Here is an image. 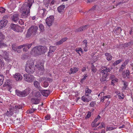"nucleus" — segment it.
I'll return each mask as SVG.
<instances>
[{
	"mask_svg": "<svg viewBox=\"0 0 133 133\" xmlns=\"http://www.w3.org/2000/svg\"><path fill=\"white\" fill-rule=\"evenodd\" d=\"M41 78L42 81L43 80H46L47 81H48L50 82H51L52 81V79L51 78Z\"/></svg>",
	"mask_w": 133,
	"mask_h": 133,
	"instance_id": "39",
	"label": "nucleus"
},
{
	"mask_svg": "<svg viewBox=\"0 0 133 133\" xmlns=\"http://www.w3.org/2000/svg\"><path fill=\"white\" fill-rule=\"evenodd\" d=\"M8 21L6 20H3L0 21V28L5 27Z\"/></svg>",
	"mask_w": 133,
	"mask_h": 133,
	"instance_id": "16",
	"label": "nucleus"
},
{
	"mask_svg": "<svg viewBox=\"0 0 133 133\" xmlns=\"http://www.w3.org/2000/svg\"><path fill=\"white\" fill-rule=\"evenodd\" d=\"M39 27L40 31L43 32L44 30V25L42 24H40L39 25Z\"/></svg>",
	"mask_w": 133,
	"mask_h": 133,
	"instance_id": "32",
	"label": "nucleus"
},
{
	"mask_svg": "<svg viewBox=\"0 0 133 133\" xmlns=\"http://www.w3.org/2000/svg\"><path fill=\"white\" fill-rule=\"evenodd\" d=\"M54 20V16H50L46 19V23L49 26H50L52 25Z\"/></svg>",
	"mask_w": 133,
	"mask_h": 133,
	"instance_id": "6",
	"label": "nucleus"
},
{
	"mask_svg": "<svg viewBox=\"0 0 133 133\" xmlns=\"http://www.w3.org/2000/svg\"><path fill=\"white\" fill-rule=\"evenodd\" d=\"M10 26L12 29L14 31L17 32L19 31V27L17 25L12 24Z\"/></svg>",
	"mask_w": 133,
	"mask_h": 133,
	"instance_id": "17",
	"label": "nucleus"
},
{
	"mask_svg": "<svg viewBox=\"0 0 133 133\" xmlns=\"http://www.w3.org/2000/svg\"><path fill=\"white\" fill-rule=\"evenodd\" d=\"M25 71L28 73L32 74L34 71V63L32 61H30L27 62L25 66Z\"/></svg>",
	"mask_w": 133,
	"mask_h": 133,
	"instance_id": "3",
	"label": "nucleus"
},
{
	"mask_svg": "<svg viewBox=\"0 0 133 133\" xmlns=\"http://www.w3.org/2000/svg\"><path fill=\"white\" fill-rule=\"evenodd\" d=\"M122 31L120 27H118L116 29V32H118V33H120Z\"/></svg>",
	"mask_w": 133,
	"mask_h": 133,
	"instance_id": "47",
	"label": "nucleus"
},
{
	"mask_svg": "<svg viewBox=\"0 0 133 133\" xmlns=\"http://www.w3.org/2000/svg\"><path fill=\"white\" fill-rule=\"evenodd\" d=\"M118 81V79L117 78L112 79L111 82V84L112 85H114V83H115Z\"/></svg>",
	"mask_w": 133,
	"mask_h": 133,
	"instance_id": "41",
	"label": "nucleus"
},
{
	"mask_svg": "<svg viewBox=\"0 0 133 133\" xmlns=\"http://www.w3.org/2000/svg\"><path fill=\"white\" fill-rule=\"evenodd\" d=\"M3 87H6L7 88L9 87V88H8V89L10 91V90L11 88V82L10 80L9 79L6 80L5 83L3 85Z\"/></svg>",
	"mask_w": 133,
	"mask_h": 133,
	"instance_id": "9",
	"label": "nucleus"
},
{
	"mask_svg": "<svg viewBox=\"0 0 133 133\" xmlns=\"http://www.w3.org/2000/svg\"><path fill=\"white\" fill-rule=\"evenodd\" d=\"M41 94L43 96L46 97L48 96L49 95V91L48 90H41Z\"/></svg>",
	"mask_w": 133,
	"mask_h": 133,
	"instance_id": "19",
	"label": "nucleus"
},
{
	"mask_svg": "<svg viewBox=\"0 0 133 133\" xmlns=\"http://www.w3.org/2000/svg\"><path fill=\"white\" fill-rule=\"evenodd\" d=\"M12 49L14 51H17V47H16L15 46V45H12Z\"/></svg>",
	"mask_w": 133,
	"mask_h": 133,
	"instance_id": "53",
	"label": "nucleus"
},
{
	"mask_svg": "<svg viewBox=\"0 0 133 133\" xmlns=\"http://www.w3.org/2000/svg\"><path fill=\"white\" fill-rule=\"evenodd\" d=\"M25 45H26V46H27L28 49H29L31 47L32 45V44H25Z\"/></svg>",
	"mask_w": 133,
	"mask_h": 133,
	"instance_id": "57",
	"label": "nucleus"
},
{
	"mask_svg": "<svg viewBox=\"0 0 133 133\" xmlns=\"http://www.w3.org/2000/svg\"><path fill=\"white\" fill-rule=\"evenodd\" d=\"M82 27V28H83V30H85V29H86L87 28L89 27V25H87L84 26H83Z\"/></svg>",
	"mask_w": 133,
	"mask_h": 133,
	"instance_id": "55",
	"label": "nucleus"
},
{
	"mask_svg": "<svg viewBox=\"0 0 133 133\" xmlns=\"http://www.w3.org/2000/svg\"><path fill=\"white\" fill-rule=\"evenodd\" d=\"M118 97L120 99H123L124 97V96L123 94H119L118 95Z\"/></svg>",
	"mask_w": 133,
	"mask_h": 133,
	"instance_id": "45",
	"label": "nucleus"
},
{
	"mask_svg": "<svg viewBox=\"0 0 133 133\" xmlns=\"http://www.w3.org/2000/svg\"><path fill=\"white\" fill-rule=\"evenodd\" d=\"M27 57V56L26 55H23L22 57V58L23 59L26 58Z\"/></svg>",
	"mask_w": 133,
	"mask_h": 133,
	"instance_id": "60",
	"label": "nucleus"
},
{
	"mask_svg": "<svg viewBox=\"0 0 133 133\" xmlns=\"http://www.w3.org/2000/svg\"><path fill=\"white\" fill-rule=\"evenodd\" d=\"M16 94L17 96L21 97H24L23 91H21L18 90H16Z\"/></svg>",
	"mask_w": 133,
	"mask_h": 133,
	"instance_id": "23",
	"label": "nucleus"
},
{
	"mask_svg": "<svg viewBox=\"0 0 133 133\" xmlns=\"http://www.w3.org/2000/svg\"><path fill=\"white\" fill-rule=\"evenodd\" d=\"M6 43H4L2 41H0V48L6 47Z\"/></svg>",
	"mask_w": 133,
	"mask_h": 133,
	"instance_id": "29",
	"label": "nucleus"
},
{
	"mask_svg": "<svg viewBox=\"0 0 133 133\" xmlns=\"http://www.w3.org/2000/svg\"><path fill=\"white\" fill-rule=\"evenodd\" d=\"M4 77L2 75H0V86L3 83Z\"/></svg>",
	"mask_w": 133,
	"mask_h": 133,
	"instance_id": "33",
	"label": "nucleus"
},
{
	"mask_svg": "<svg viewBox=\"0 0 133 133\" xmlns=\"http://www.w3.org/2000/svg\"><path fill=\"white\" fill-rule=\"evenodd\" d=\"M122 61L121 59H119L116 61L114 63L113 65L115 66L117 65L119 63Z\"/></svg>",
	"mask_w": 133,
	"mask_h": 133,
	"instance_id": "42",
	"label": "nucleus"
},
{
	"mask_svg": "<svg viewBox=\"0 0 133 133\" xmlns=\"http://www.w3.org/2000/svg\"><path fill=\"white\" fill-rule=\"evenodd\" d=\"M108 129L107 130H111L114 129V128L112 127H109L107 128Z\"/></svg>",
	"mask_w": 133,
	"mask_h": 133,
	"instance_id": "61",
	"label": "nucleus"
},
{
	"mask_svg": "<svg viewBox=\"0 0 133 133\" xmlns=\"http://www.w3.org/2000/svg\"><path fill=\"white\" fill-rule=\"evenodd\" d=\"M103 69V70H102L101 72L103 75H108V72L110 71L111 69H109L108 68L105 67H104Z\"/></svg>",
	"mask_w": 133,
	"mask_h": 133,
	"instance_id": "10",
	"label": "nucleus"
},
{
	"mask_svg": "<svg viewBox=\"0 0 133 133\" xmlns=\"http://www.w3.org/2000/svg\"><path fill=\"white\" fill-rule=\"evenodd\" d=\"M110 97V95H108L106 96H103V98L105 99L107 98H109Z\"/></svg>",
	"mask_w": 133,
	"mask_h": 133,
	"instance_id": "64",
	"label": "nucleus"
},
{
	"mask_svg": "<svg viewBox=\"0 0 133 133\" xmlns=\"http://www.w3.org/2000/svg\"><path fill=\"white\" fill-rule=\"evenodd\" d=\"M51 0H44V2L46 5H47L49 3Z\"/></svg>",
	"mask_w": 133,
	"mask_h": 133,
	"instance_id": "50",
	"label": "nucleus"
},
{
	"mask_svg": "<svg viewBox=\"0 0 133 133\" xmlns=\"http://www.w3.org/2000/svg\"><path fill=\"white\" fill-rule=\"evenodd\" d=\"M32 0H28L24 3L19 10V12L21 13V17L26 18L30 15V9L33 3Z\"/></svg>",
	"mask_w": 133,
	"mask_h": 133,
	"instance_id": "1",
	"label": "nucleus"
},
{
	"mask_svg": "<svg viewBox=\"0 0 133 133\" xmlns=\"http://www.w3.org/2000/svg\"><path fill=\"white\" fill-rule=\"evenodd\" d=\"M5 9L3 7L0 8V12L3 13L5 12Z\"/></svg>",
	"mask_w": 133,
	"mask_h": 133,
	"instance_id": "46",
	"label": "nucleus"
},
{
	"mask_svg": "<svg viewBox=\"0 0 133 133\" xmlns=\"http://www.w3.org/2000/svg\"><path fill=\"white\" fill-rule=\"evenodd\" d=\"M4 64V63L0 59V67H3Z\"/></svg>",
	"mask_w": 133,
	"mask_h": 133,
	"instance_id": "51",
	"label": "nucleus"
},
{
	"mask_svg": "<svg viewBox=\"0 0 133 133\" xmlns=\"http://www.w3.org/2000/svg\"><path fill=\"white\" fill-rule=\"evenodd\" d=\"M129 61L128 59L126 60L123 64L121 65L119 69V72H121L123 70L126 65L128 64Z\"/></svg>",
	"mask_w": 133,
	"mask_h": 133,
	"instance_id": "12",
	"label": "nucleus"
},
{
	"mask_svg": "<svg viewBox=\"0 0 133 133\" xmlns=\"http://www.w3.org/2000/svg\"><path fill=\"white\" fill-rule=\"evenodd\" d=\"M100 117V116L98 115L97 117L94 119V122H92V127H96L100 124V123H99L97 124H95V123L99 119Z\"/></svg>",
	"mask_w": 133,
	"mask_h": 133,
	"instance_id": "14",
	"label": "nucleus"
},
{
	"mask_svg": "<svg viewBox=\"0 0 133 133\" xmlns=\"http://www.w3.org/2000/svg\"><path fill=\"white\" fill-rule=\"evenodd\" d=\"M4 38V36L1 32H0V39H3Z\"/></svg>",
	"mask_w": 133,
	"mask_h": 133,
	"instance_id": "58",
	"label": "nucleus"
},
{
	"mask_svg": "<svg viewBox=\"0 0 133 133\" xmlns=\"http://www.w3.org/2000/svg\"><path fill=\"white\" fill-rule=\"evenodd\" d=\"M19 15L18 14L14 13L12 15V20L14 22L17 21L19 18Z\"/></svg>",
	"mask_w": 133,
	"mask_h": 133,
	"instance_id": "15",
	"label": "nucleus"
},
{
	"mask_svg": "<svg viewBox=\"0 0 133 133\" xmlns=\"http://www.w3.org/2000/svg\"><path fill=\"white\" fill-rule=\"evenodd\" d=\"M87 97L86 96H83L82 97V100L84 102H89V100L87 99Z\"/></svg>",
	"mask_w": 133,
	"mask_h": 133,
	"instance_id": "35",
	"label": "nucleus"
},
{
	"mask_svg": "<svg viewBox=\"0 0 133 133\" xmlns=\"http://www.w3.org/2000/svg\"><path fill=\"white\" fill-rule=\"evenodd\" d=\"M47 12V11L45 9H39L38 11V13L41 15L43 17L45 16Z\"/></svg>",
	"mask_w": 133,
	"mask_h": 133,
	"instance_id": "11",
	"label": "nucleus"
},
{
	"mask_svg": "<svg viewBox=\"0 0 133 133\" xmlns=\"http://www.w3.org/2000/svg\"><path fill=\"white\" fill-rule=\"evenodd\" d=\"M87 40H84L83 42V44L82 45V46H85L86 47V45H87Z\"/></svg>",
	"mask_w": 133,
	"mask_h": 133,
	"instance_id": "43",
	"label": "nucleus"
},
{
	"mask_svg": "<svg viewBox=\"0 0 133 133\" xmlns=\"http://www.w3.org/2000/svg\"><path fill=\"white\" fill-rule=\"evenodd\" d=\"M15 108L17 110L18 109H21V107L20 105H16L15 106Z\"/></svg>",
	"mask_w": 133,
	"mask_h": 133,
	"instance_id": "59",
	"label": "nucleus"
},
{
	"mask_svg": "<svg viewBox=\"0 0 133 133\" xmlns=\"http://www.w3.org/2000/svg\"><path fill=\"white\" fill-rule=\"evenodd\" d=\"M38 28L37 26H32L30 27L28 30L26 37V38H29L31 35H35Z\"/></svg>",
	"mask_w": 133,
	"mask_h": 133,
	"instance_id": "4",
	"label": "nucleus"
},
{
	"mask_svg": "<svg viewBox=\"0 0 133 133\" xmlns=\"http://www.w3.org/2000/svg\"><path fill=\"white\" fill-rule=\"evenodd\" d=\"M65 6L64 5H62L59 6L57 8L58 11L59 12L61 13L63 12L64 10V9Z\"/></svg>",
	"mask_w": 133,
	"mask_h": 133,
	"instance_id": "22",
	"label": "nucleus"
},
{
	"mask_svg": "<svg viewBox=\"0 0 133 133\" xmlns=\"http://www.w3.org/2000/svg\"><path fill=\"white\" fill-rule=\"evenodd\" d=\"M49 51L48 53V56L51 57L53 56L54 52L56 49V47L55 46H50L49 47Z\"/></svg>",
	"mask_w": 133,
	"mask_h": 133,
	"instance_id": "7",
	"label": "nucleus"
},
{
	"mask_svg": "<svg viewBox=\"0 0 133 133\" xmlns=\"http://www.w3.org/2000/svg\"><path fill=\"white\" fill-rule=\"evenodd\" d=\"M49 85V84L48 82L46 81H44L43 83V86L46 88L48 87Z\"/></svg>",
	"mask_w": 133,
	"mask_h": 133,
	"instance_id": "38",
	"label": "nucleus"
},
{
	"mask_svg": "<svg viewBox=\"0 0 133 133\" xmlns=\"http://www.w3.org/2000/svg\"><path fill=\"white\" fill-rule=\"evenodd\" d=\"M14 77L17 81H21L23 78L22 75L19 73H16L14 75Z\"/></svg>",
	"mask_w": 133,
	"mask_h": 133,
	"instance_id": "8",
	"label": "nucleus"
},
{
	"mask_svg": "<svg viewBox=\"0 0 133 133\" xmlns=\"http://www.w3.org/2000/svg\"><path fill=\"white\" fill-rule=\"evenodd\" d=\"M6 115L8 116H11L13 114V112L12 109L9 110H8L6 113Z\"/></svg>",
	"mask_w": 133,
	"mask_h": 133,
	"instance_id": "31",
	"label": "nucleus"
},
{
	"mask_svg": "<svg viewBox=\"0 0 133 133\" xmlns=\"http://www.w3.org/2000/svg\"><path fill=\"white\" fill-rule=\"evenodd\" d=\"M31 91V89L29 88H28L23 90L24 97H25L28 95L30 93Z\"/></svg>",
	"mask_w": 133,
	"mask_h": 133,
	"instance_id": "18",
	"label": "nucleus"
},
{
	"mask_svg": "<svg viewBox=\"0 0 133 133\" xmlns=\"http://www.w3.org/2000/svg\"><path fill=\"white\" fill-rule=\"evenodd\" d=\"M92 71L94 72H96V71H97V69H96L95 68H94V67H93L92 68Z\"/></svg>",
	"mask_w": 133,
	"mask_h": 133,
	"instance_id": "63",
	"label": "nucleus"
},
{
	"mask_svg": "<svg viewBox=\"0 0 133 133\" xmlns=\"http://www.w3.org/2000/svg\"><path fill=\"white\" fill-rule=\"evenodd\" d=\"M82 27V28H83V30H85V29H86L87 28L89 27V25H87L84 26H83Z\"/></svg>",
	"mask_w": 133,
	"mask_h": 133,
	"instance_id": "56",
	"label": "nucleus"
},
{
	"mask_svg": "<svg viewBox=\"0 0 133 133\" xmlns=\"http://www.w3.org/2000/svg\"><path fill=\"white\" fill-rule=\"evenodd\" d=\"M107 76V75H103L102 78L100 79V81L102 83H105L107 82L106 77Z\"/></svg>",
	"mask_w": 133,
	"mask_h": 133,
	"instance_id": "26",
	"label": "nucleus"
},
{
	"mask_svg": "<svg viewBox=\"0 0 133 133\" xmlns=\"http://www.w3.org/2000/svg\"><path fill=\"white\" fill-rule=\"evenodd\" d=\"M35 95L37 97H39L41 96V94L38 91L35 93Z\"/></svg>",
	"mask_w": 133,
	"mask_h": 133,
	"instance_id": "44",
	"label": "nucleus"
},
{
	"mask_svg": "<svg viewBox=\"0 0 133 133\" xmlns=\"http://www.w3.org/2000/svg\"><path fill=\"white\" fill-rule=\"evenodd\" d=\"M105 124L103 122H102L101 124V125H99L98 127V128L102 129L105 128Z\"/></svg>",
	"mask_w": 133,
	"mask_h": 133,
	"instance_id": "34",
	"label": "nucleus"
},
{
	"mask_svg": "<svg viewBox=\"0 0 133 133\" xmlns=\"http://www.w3.org/2000/svg\"><path fill=\"white\" fill-rule=\"evenodd\" d=\"M21 25H23L24 24V22L23 20L20 19L18 22Z\"/></svg>",
	"mask_w": 133,
	"mask_h": 133,
	"instance_id": "54",
	"label": "nucleus"
},
{
	"mask_svg": "<svg viewBox=\"0 0 133 133\" xmlns=\"http://www.w3.org/2000/svg\"><path fill=\"white\" fill-rule=\"evenodd\" d=\"M35 110L36 109H31L29 110V112L30 114L33 113L34 112Z\"/></svg>",
	"mask_w": 133,
	"mask_h": 133,
	"instance_id": "52",
	"label": "nucleus"
},
{
	"mask_svg": "<svg viewBox=\"0 0 133 133\" xmlns=\"http://www.w3.org/2000/svg\"><path fill=\"white\" fill-rule=\"evenodd\" d=\"M3 56L5 61L9 62L11 61V59L9 58L8 56V53L5 51L3 52Z\"/></svg>",
	"mask_w": 133,
	"mask_h": 133,
	"instance_id": "13",
	"label": "nucleus"
},
{
	"mask_svg": "<svg viewBox=\"0 0 133 133\" xmlns=\"http://www.w3.org/2000/svg\"><path fill=\"white\" fill-rule=\"evenodd\" d=\"M105 55L107 56V59L108 61L111 60L112 58V56L109 54L106 53L105 54Z\"/></svg>",
	"mask_w": 133,
	"mask_h": 133,
	"instance_id": "27",
	"label": "nucleus"
},
{
	"mask_svg": "<svg viewBox=\"0 0 133 133\" xmlns=\"http://www.w3.org/2000/svg\"><path fill=\"white\" fill-rule=\"evenodd\" d=\"M50 116L49 115H47L45 117V119L46 120H48L50 119Z\"/></svg>",
	"mask_w": 133,
	"mask_h": 133,
	"instance_id": "62",
	"label": "nucleus"
},
{
	"mask_svg": "<svg viewBox=\"0 0 133 133\" xmlns=\"http://www.w3.org/2000/svg\"><path fill=\"white\" fill-rule=\"evenodd\" d=\"M35 66L39 70H43L44 69L43 63H39L38 64L36 65Z\"/></svg>",
	"mask_w": 133,
	"mask_h": 133,
	"instance_id": "20",
	"label": "nucleus"
},
{
	"mask_svg": "<svg viewBox=\"0 0 133 133\" xmlns=\"http://www.w3.org/2000/svg\"><path fill=\"white\" fill-rule=\"evenodd\" d=\"M67 38L66 37L60 40L56 43L55 44L56 45H58L63 43V42L65 41Z\"/></svg>",
	"mask_w": 133,
	"mask_h": 133,
	"instance_id": "24",
	"label": "nucleus"
},
{
	"mask_svg": "<svg viewBox=\"0 0 133 133\" xmlns=\"http://www.w3.org/2000/svg\"><path fill=\"white\" fill-rule=\"evenodd\" d=\"M85 95L87 97L90 94L91 92V90L89 89L88 88H86L85 90Z\"/></svg>",
	"mask_w": 133,
	"mask_h": 133,
	"instance_id": "30",
	"label": "nucleus"
},
{
	"mask_svg": "<svg viewBox=\"0 0 133 133\" xmlns=\"http://www.w3.org/2000/svg\"><path fill=\"white\" fill-rule=\"evenodd\" d=\"M78 70V68L76 67H74L73 68H71L70 69V72H69V74L71 75L72 74H75L77 71Z\"/></svg>",
	"mask_w": 133,
	"mask_h": 133,
	"instance_id": "21",
	"label": "nucleus"
},
{
	"mask_svg": "<svg viewBox=\"0 0 133 133\" xmlns=\"http://www.w3.org/2000/svg\"><path fill=\"white\" fill-rule=\"evenodd\" d=\"M47 48L45 46H39L32 49L31 53L34 55H40L44 53L47 51Z\"/></svg>",
	"mask_w": 133,
	"mask_h": 133,
	"instance_id": "2",
	"label": "nucleus"
},
{
	"mask_svg": "<svg viewBox=\"0 0 133 133\" xmlns=\"http://www.w3.org/2000/svg\"><path fill=\"white\" fill-rule=\"evenodd\" d=\"M24 79L28 82H31L34 80L35 77L30 74H25L24 75Z\"/></svg>",
	"mask_w": 133,
	"mask_h": 133,
	"instance_id": "5",
	"label": "nucleus"
},
{
	"mask_svg": "<svg viewBox=\"0 0 133 133\" xmlns=\"http://www.w3.org/2000/svg\"><path fill=\"white\" fill-rule=\"evenodd\" d=\"M76 51L78 53L79 55L80 56L81 55L79 53V52H80L81 53H83V51L82 50V49L80 48H77L75 49Z\"/></svg>",
	"mask_w": 133,
	"mask_h": 133,
	"instance_id": "28",
	"label": "nucleus"
},
{
	"mask_svg": "<svg viewBox=\"0 0 133 133\" xmlns=\"http://www.w3.org/2000/svg\"><path fill=\"white\" fill-rule=\"evenodd\" d=\"M91 115V112H88V113L87 115L85 117V118L87 119V118H89L90 117Z\"/></svg>",
	"mask_w": 133,
	"mask_h": 133,
	"instance_id": "48",
	"label": "nucleus"
},
{
	"mask_svg": "<svg viewBox=\"0 0 133 133\" xmlns=\"http://www.w3.org/2000/svg\"><path fill=\"white\" fill-rule=\"evenodd\" d=\"M34 85L35 87L38 89H40L41 87L40 85V83L37 81H35L34 82Z\"/></svg>",
	"mask_w": 133,
	"mask_h": 133,
	"instance_id": "25",
	"label": "nucleus"
},
{
	"mask_svg": "<svg viewBox=\"0 0 133 133\" xmlns=\"http://www.w3.org/2000/svg\"><path fill=\"white\" fill-rule=\"evenodd\" d=\"M124 86L122 88L123 90H126L127 89V87L128 86V84L127 82H125L124 83Z\"/></svg>",
	"mask_w": 133,
	"mask_h": 133,
	"instance_id": "36",
	"label": "nucleus"
},
{
	"mask_svg": "<svg viewBox=\"0 0 133 133\" xmlns=\"http://www.w3.org/2000/svg\"><path fill=\"white\" fill-rule=\"evenodd\" d=\"M26 45L23 44L22 45H21L19 46H17V48L18 49H21L22 48H23L24 47L26 46Z\"/></svg>",
	"mask_w": 133,
	"mask_h": 133,
	"instance_id": "49",
	"label": "nucleus"
},
{
	"mask_svg": "<svg viewBox=\"0 0 133 133\" xmlns=\"http://www.w3.org/2000/svg\"><path fill=\"white\" fill-rule=\"evenodd\" d=\"M126 75H125V78H126L127 77H128L129 76L130 74V72L127 69L125 71Z\"/></svg>",
	"mask_w": 133,
	"mask_h": 133,
	"instance_id": "40",
	"label": "nucleus"
},
{
	"mask_svg": "<svg viewBox=\"0 0 133 133\" xmlns=\"http://www.w3.org/2000/svg\"><path fill=\"white\" fill-rule=\"evenodd\" d=\"M83 28L82 27H81L78 29L75 30V32H78L79 31H81L83 30Z\"/></svg>",
	"mask_w": 133,
	"mask_h": 133,
	"instance_id": "37",
	"label": "nucleus"
}]
</instances>
